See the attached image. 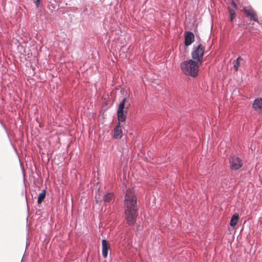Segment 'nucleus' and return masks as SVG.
<instances>
[{"mask_svg":"<svg viewBox=\"0 0 262 262\" xmlns=\"http://www.w3.org/2000/svg\"><path fill=\"white\" fill-rule=\"evenodd\" d=\"M205 49V47L201 44L199 45L196 48H194L191 54L192 60L201 64L203 62V57Z\"/></svg>","mask_w":262,"mask_h":262,"instance_id":"nucleus-4","label":"nucleus"},{"mask_svg":"<svg viewBox=\"0 0 262 262\" xmlns=\"http://www.w3.org/2000/svg\"><path fill=\"white\" fill-rule=\"evenodd\" d=\"M185 45L186 46H190L194 40V35L193 33L190 31L185 32Z\"/></svg>","mask_w":262,"mask_h":262,"instance_id":"nucleus-7","label":"nucleus"},{"mask_svg":"<svg viewBox=\"0 0 262 262\" xmlns=\"http://www.w3.org/2000/svg\"><path fill=\"white\" fill-rule=\"evenodd\" d=\"M110 249V245L108 242L103 239L102 240V254L104 258L107 256L108 251Z\"/></svg>","mask_w":262,"mask_h":262,"instance_id":"nucleus-8","label":"nucleus"},{"mask_svg":"<svg viewBox=\"0 0 262 262\" xmlns=\"http://www.w3.org/2000/svg\"><path fill=\"white\" fill-rule=\"evenodd\" d=\"M200 65L198 62L190 59L182 62L180 68L183 73L186 75L195 77L198 75Z\"/></svg>","mask_w":262,"mask_h":262,"instance_id":"nucleus-3","label":"nucleus"},{"mask_svg":"<svg viewBox=\"0 0 262 262\" xmlns=\"http://www.w3.org/2000/svg\"><path fill=\"white\" fill-rule=\"evenodd\" d=\"M230 167L232 170H238L243 166L242 160L235 156L231 157L229 158Z\"/></svg>","mask_w":262,"mask_h":262,"instance_id":"nucleus-5","label":"nucleus"},{"mask_svg":"<svg viewBox=\"0 0 262 262\" xmlns=\"http://www.w3.org/2000/svg\"><path fill=\"white\" fill-rule=\"evenodd\" d=\"M34 4L35 5L37 8L39 7L40 5L41 0H33Z\"/></svg>","mask_w":262,"mask_h":262,"instance_id":"nucleus-15","label":"nucleus"},{"mask_svg":"<svg viewBox=\"0 0 262 262\" xmlns=\"http://www.w3.org/2000/svg\"><path fill=\"white\" fill-rule=\"evenodd\" d=\"M242 60V59L240 57H239L235 60V62L234 64V68L236 71H237L238 67H239L240 61Z\"/></svg>","mask_w":262,"mask_h":262,"instance_id":"nucleus-13","label":"nucleus"},{"mask_svg":"<svg viewBox=\"0 0 262 262\" xmlns=\"http://www.w3.org/2000/svg\"><path fill=\"white\" fill-rule=\"evenodd\" d=\"M126 98H124L122 101L119 103L117 110V117L119 122L114 129V137L116 139H120L122 137V130L121 128L120 122H124L126 119V115L130 104H126Z\"/></svg>","mask_w":262,"mask_h":262,"instance_id":"nucleus-2","label":"nucleus"},{"mask_svg":"<svg viewBox=\"0 0 262 262\" xmlns=\"http://www.w3.org/2000/svg\"><path fill=\"white\" fill-rule=\"evenodd\" d=\"M114 199V194L113 193H107L103 196V201L105 203L110 202Z\"/></svg>","mask_w":262,"mask_h":262,"instance_id":"nucleus-11","label":"nucleus"},{"mask_svg":"<svg viewBox=\"0 0 262 262\" xmlns=\"http://www.w3.org/2000/svg\"><path fill=\"white\" fill-rule=\"evenodd\" d=\"M244 12L247 16L249 17L250 20L258 21V18L256 12L251 7H247L244 8Z\"/></svg>","mask_w":262,"mask_h":262,"instance_id":"nucleus-6","label":"nucleus"},{"mask_svg":"<svg viewBox=\"0 0 262 262\" xmlns=\"http://www.w3.org/2000/svg\"><path fill=\"white\" fill-rule=\"evenodd\" d=\"M252 107L255 111L261 112L262 111V98L256 99L253 103Z\"/></svg>","mask_w":262,"mask_h":262,"instance_id":"nucleus-9","label":"nucleus"},{"mask_svg":"<svg viewBox=\"0 0 262 262\" xmlns=\"http://www.w3.org/2000/svg\"><path fill=\"white\" fill-rule=\"evenodd\" d=\"M229 11L230 12V20L232 21L233 19V18L235 17V13L234 10L233 9H229Z\"/></svg>","mask_w":262,"mask_h":262,"instance_id":"nucleus-14","label":"nucleus"},{"mask_svg":"<svg viewBox=\"0 0 262 262\" xmlns=\"http://www.w3.org/2000/svg\"><path fill=\"white\" fill-rule=\"evenodd\" d=\"M238 219L239 216L238 214L234 213L231 219L230 222V226L231 227H234L237 224Z\"/></svg>","mask_w":262,"mask_h":262,"instance_id":"nucleus-10","label":"nucleus"},{"mask_svg":"<svg viewBox=\"0 0 262 262\" xmlns=\"http://www.w3.org/2000/svg\"><path fill=\"white\" fill-rule=\"evenodd\" d=\"M137 196L133 189L126 190L124 198L125 217L129 225H134L138 216Z\"/></svg>","mask_w":262,"mask_h":262,"instance_id":"nucleus-1","label":"nucleus"},{"mask_svg":"<svg viewBox=\"0 0 262 262\" xmlns=\"http://www.w3.org/2000/svg\"><path fill=\"white\" fill-rule=\"evenodd\" d=\"M46 195V191L45 190H43L40 194L38 197L37 203L38 204H41L43 200L45 199Z\"/></svg>","mask_w":262,"mask_h":262,"instance_id":"nucleus-12","label":"nucleus"}]
</instances>
